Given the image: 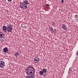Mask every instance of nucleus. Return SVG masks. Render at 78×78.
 Masks as SVG:
<instances>
[{
  "label": "nucleus",
  "mask_w": 78,
  "mask_h": 78,
  "mask_svg": "<svg viewBox=\"0 0 78 78\" xmlns=\"http://www.w3.org/2000/svg\"><path fill=\"white\" fill-rule=\"evenodd\" d=\"M27 70L26 73L27 75H31L33 74L34 75L35 73V69L33 67H30V66L28 67L26 69V71Z\"/></svg>",
  "instance_id": "1"
},
{
  "label": "nucleus",
  "mask_w": 78,
  "mask_h": 78,
  "mask_svg": "<svg viewBox=\"0 0 78 78\" xmlns=\"http://www.w3.org/2000/svg\"><path fill=\"white\" fill-rule=\"evenodd\" d=\"M20 8H22L23 9H26L27 7V5H29V2L27 0H26L23 1V2L20 3Z\"/></svg>",
  "instance_id": "2"
},
{
  "label": "nucleus",
  "mask_w": 78,
  "mask_h": 78,
  "mask_svg": "<svg viewBox=\"0 0 78 78\" xmlns=\"http://www.w3.org/2000/svg\"><path fill=\"white\" fill-rule=\"evenodd\" d=\"M12 30V26L11 25L9 26H7V31L9 33H11Z\"/></svg>",
  "instance_id": "3"
},
{
  "label": "nucleus",
  "mask_w": 78,
  "mask_h": 78,
  "mask_svg": "<svg viewBox=\"0 0 78 78\" xmlns=\"http://www.w3.org/2000/svg\"><path fill=\"white\" fill-rule=\"evenodd\" d=\"M40 61L39 58H37V57H35L34 59V62L36 64H37Z\"/></svg>",
  "instance_id": "4"
},
{
  "label": "nucleus",
  "mask_w": 78,
  "mask_h": 78,
  "mask_svg": "<svg viewBox=\"0 0 78 78\" xmlns=\"http://www.w3.org/2000/svg\"><path fill=\"white\" fill-rule=\"evenodd\" d=\"M5 62L3 61H0V67L1 68L5 67Z\"/></svg>",
  "instance_id": "5"
},
{
  "label": "nucleus",
  "mask_w": 78,
  "mask_h": 78,
  "mask_svg": "<svg viewBox=\"0 0 78 78\" xmlns=\"http://www.w3.org/2000/svg\"><path fill=\"white\" fill-rule=\"evenodd\" d=\"M61 28H62L64 30H67L68 29L67 27L64 24H62Z\"/></svg>",
  "instance_id": "6"
},
{
  "label": "nucleus",
  "mask_w": 78,
  "mask_h": 78,
  "mask_svg": "<svg viewBox=\"0 0 78 78\" xmlns=\"http://www.w3.org/2000/svg\"><path fill=\"white\" fill-rule=\"evenodd\" d=\"M5 37V34L3 33L0 32V39H3Z\"/></svg>",
  "instance_id": "7"
},
{
  "label": "nucleus",
  "mask_w": 78,
  "mask_h": 78,
  "mask_svg": "<svg viewBox=\"0 0 78 78\" xmlns=\"http://www.w3.org/2000/svg\"><path fill=\"white\" fill-rule=\"evenodd\" d=\"M3 51L4 53H8V49L7 48H5L3 49Z\"/></svg>",
  "instance_id": "8"
},
{
  "label": "nucleus",
  "mask_w": 78,
  "mask_h": 78,
  "mask_svg": "<svg viewBox=\"0 0 78 78\" xmlns=\"http://www.w3.org/2000/svg\"><path fill=\"white\" fill-rule=\"evenodd\" d=\"M3 30L4 31H6V30H7V27L6 26H4L3 27Z\"/></svg>",
  "instance_id": "9"
},
{
  "label": "nucleus",
  "mask_w": 78,
  "mask_h": 78,
  "mask_svg": "<svg viewBox=\"0 0 78 78\" xmlns=\"http://www.w3.org/2000/svg\"><path fill=\"white\" fill-rule=\"evenodd\" d=\"M16 57H18V56H19V53L16 52L15 53V55Z\"/></svg>",
  "instance_id": "10"
},
{
  "label": "nucleus",
  "mask_w": 78,
  "mask_h": 78,
  "mask_svg": "<svg viewBox=\"0 0 78 78\" xmlns=\"http://www.w3.org/2000/svg\"><path fill=\"white\" fill-rule=\"evenodd\" d=\"M42 72L43 73H46L47 72V69H43L42 70Z\"/></svg>",
  "instance_id": "11"
},
{
  "label": "nucleus",
  "mask_w": 78,
  "mask_h": 78,
  "mask_svg": "<svg viewBox=\"0 0 78 78\" xmlns=\"http://www.w3.org/2000/svg\"><path fill=\"white\" fill-rule=\"evenodd\" d=\"M27 75L26 76L27 78H31V75Z\"/></svg>",
  "instance_id": "12"
},
{
  "label": "nucleus",
  "mask_w": 78,
  "mask_h": 78,
  "mask_svg": "<svg viewBox=\"0 0 78 78\" xmlns=\"http://www.w3.org/2000/svg\"><path fill=\"white\" fill-rule=\"evenodd\" d=\"M34 75H35L34 74H34H32L31 75V78H35V76Z\"/></svg>",
  "instance_id": "13"
},
{
  "label": "nucleus",
  "mask_w": 78,
  "mask_h": 78,
  "mask_svg": "<svg viewBox=\"0 0 78 78\" xmlns=\"http://www.w3.org/2000/svg\"><path fill=\"white\" fill-rule=\"evenodd\" d=\"M44 73L42 71H41L39 72L40 75H43V73Z\"/></svg>",
  "instance_id": "14"
},
{
  "label": "nucleus",
  "mask_w": 78,
  "mask_h": 78,
  "mask_svg": "<svg viewBox=\"0 0 78 78\" xmlns=\"http://www.w3.org/2000/svg\"><path fill=\"white\" fill-rule=\"evenodd\" d=\"M50 30L51 32H53V27H51L50 29Z\"/></svg>",
  "instance_id": "15"
},
{
  "label": "nucleus",
  "mask_w": 78,
  "mask_h": 78,
  "mask_svg": "<svg viewBox=\"0 0 78 78\" xmlns=\"http://www.w3.org/2000/svg\"><path fill=\"white\" fill-rule=\"evenodd\" d=\"M78 17V15H76L75 16V18L76 19Z\"/></svg>",
  "instance_id": "16"
},
{
  "label": "nucleus",
  "mask_w": 78,
  "mask_h": 78,
  "mask_svg": "<svg viewBox=\"0 0 78 78\" xmlns=\"http://www.w3.org/2000/svg\"><path fill=\"white\" fill-rule=\"evenodd\" d=\"M49 6V4H46V8H48Z\"/></svg>",
  "instance_id": "17"
},
{
  "label": "nucleus",
  "mask_w": 78,
  "mask_h": 78,
  "mask_svg": "<svg viewBox=\"0 0 78 78\" xmlns=\"http://www.w3.org/2000/svg\"><path fill=\"white\" fill-rule=\"evenodd\" d=\"M53 32L54 33H56V30L55 29H54V30H53Z\"/></svg>",
  "instance_id": "18"
},
{
  "label": "nucleus",
  "mask_w": 78,
  "mask_h": 78,
  "mask_svg": "<svg viewBox=\"0 0 78 78\" xmlns=\"http://www.w3.org/2000/svg\"><path fill=\"white\" fill-rule=\"evenodd\" d=\"M43 76L45 77V76H46V74L44 73V74H43Z\"/></svg>",
  "instance_id": "19"
},
{
  "label": "nucleus",
  "mask_w": 78,
  "mask_h": 78,
  "mask_svg": "<svg viewBox=\"0 0 78 78\" xmlns=\"http://www.w3.org/2000/svg\"><path fill=\"white\" fill-rule=\"evenodd\" d=\"M9 2H11L12 0H7Z\"/></svg>",
  "instance_id": "20"
},
{
  "label": "nucleus",
  "mask_w": 78,
  "mask_h": 78,
  "mask_svg": "<svg viewBox=\"0 0 78 78\" xmlns=\"http://www.w3.org/2000/svg\"><path fill=\"white\" fill-rule=\"evenodd\" d=\"M52 23L53 25H55V23L54 22H52Z\"/></svg>",
  "instance_id": "21"
},
{
  "label": "nucleus",
  "mask_w": 78,
  "mask_h": 78,
  "mask_svg": "<svg viewBox=\"0 0 78 78\" xmlns=\"http://www.w3.org/2000/svg\"><path fill=\"white\" fill-rule=\"evenodd\" d=\"M69 71H70V72H72V69H70V68H69Z\"/></svg>",
  "instance_id": "22"
},
{
  "label": "nucleus",
  "mask_w": 78,
  "mask_h": 78,
  "mask_svg": "<svg viewBox=\"0 0 78 78\" xmlns=\"http://www.w3.org/2000/svg\"><path fill=\"white\" fill-rule=\"evenodd\" d=\"M61 2L62 3H64V0H61Z\"/></svg>",
  "instance_id": "23"
},
{
  "label": "nucleus",
  "mask_w": 78,
  "mask_h": 78,
  "mask_svg": "<svg viewBox=\"0 0 78 78\" xmlns=\"http://www.w3.org/2000/svg\"><path fill=\"white\" fill-rule=\"evenodd\" d=\"M1 42H3V39H1L0 41Z\"/></svg>",
  "instance_id": "24"
},
{
  "label": "nucleus",
  "mask_w": 78,
  "mask_h": 78,
  "mask_svg": "<svg viewBox=\"0 0 78 78\" xmlns=\"http://www.w3.org/2000/svg\"><path fill=\"white\" fill-rule=\"evenodd\" d=\"M69 72V73H70V72H69H69Z\"/></svg>",
  "instance_id": "25"
}]
</instances>
